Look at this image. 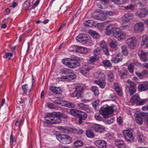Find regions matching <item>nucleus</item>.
<instances>
[{
  "label": "nucleus",
  "instance_id": "nucleus-1",
  "mask_svg": "<svg viewBox=\"0 0 148 148\" xmlns=\"http://www.w3.org/2000/svg\"><path fill=\"white\" fill-rule=\"evenodd\" d=\"M63 116L62 113L57 112L49 113L45 117V120L47 123L53 124H58L61 121L60 119Z\"/></svg>",
  "mask_w": 148,
  "mask_h": 148
},
{
  "label": "nucleus",
  "instance_id": "nucleus-2",
  "mask_svg": "<svg viewBox=\"0 0 148 148\" xmlns=\"http://www.w3.org/2000/svg\"><path fill=\"white\" fill-rule=\"evenodd\" d=\"M75 59L66 58L63 59L62 62L63 64L68 67L71 69L77 68L80 65V63L76 59L75 57Z\"/></svg>",
  "mask_w": 148,
  "mask_h": 148
},
{
  "label": "nucleus",
  "instance_id": "nucleus-3",
  "mask_svg": "<svg viewBox=\"0 0 148 148\" xmlns=\"http://www.w3.org/2000/svg\"><path fill=\"white\" fill-rule=\"evenodd\" d=\"M60 73L64 74L67 75H63L61 77V79L66 81H71L72 80L75 79L76 77V75L74 73L73 71L69 69H62L61 70Z\"/></svg>",
  "mask_w": 148,
  "mask_h": 148
},
{
  "label": "nucleus",
  "instance_id": "nucleus-4",
  "mask_svg": "<svg viewBox=\"0 0 148 148\" xmlns=\"http://www.w3.org/2000/svg\"><path fill=\"white\" fill-rule=\"evenodd\" d=\"M107 106H104L102 107L99 110L100 114L105 118H108V115L112 114L114 111L112 107Z\"/></svg>",
  "mask_w": 148,
  "mask_h": 148
},
{
  "label": "nucleus",
  "instance_id": "nucleus-5",
  "mask_svg": "<svg viewBox=\"0 0 148 148\" xmlns=\"http://www.w3.org/2000/svg\"><path fill=\"white\" fill-rule=\"evenodd\" d=\"M57 139L60 142L64 144H67L72 142L71 137L66 134H59L56 136Z\"/></svg>",
  "mask_w": 148,
  "mask_h": 148
},
{
  "label": "nucleus",
  "instance_id": "nucleus-6",
  "mask_svg": "<svg viewBox=\"0 0 148 148\" xmlns=\"http://www.w3.org/2000/svg\"><path fill=\"white\" fill-rule=\"evenodd\" d=\"M113 35L115 38L119 40H121L124 39L125 37L126 36V34L124 33L119 28H116L113 29Z\"/></svg>",
  "mask_w": 148,
  "mask_h": 148
},
{
  "label": "nucleus",
  "instance_id": "nucleus-7",
  "mask_svg": "<svg viewBox=\"0 0 148 148\" xmlns=\"http://www.w3.org/2000/svg\"><path fill=\"white\" fill-rule=\"evenodd\" d=\"M84 92V88L82 86H76L75 92L71 95L72 97H76L78 98H82L83 97Z\"/></svg>",
  "mask_w": 148,
  "mask_h": 148
},
{
  "label": "nucleus",
  "instance_id": "nucleus-8",
  "mask_svg": "<svg viewBox=\"0 0 148 148\" xmlns=\"http://www.w3.org/2000/svg\"><path fill=\"white\" fill-rule=\"evenodd\" d=\"M77 41L79 42L86 41V42L90 43L92 42L89 36L86 34H80L78 35L76 38Z\"/></svg>",
  "mask_w": 148,
  "mask_h": 148
},
{
  "label": "nucleus",
  "instance_id": "nucleus-9",
  "mask_svg": "<svg viewBox=\"0 0 148 148\" xmlns=\"http://www.w3.org/2000/svg\"><path fill=\"white\" fill-rule=\"evenodd\" d=\"M137 39L136 37L133 36L127 39V44L129 48L131 49H134L136 46L137 43Z\"/></svg>",
  "mask_w": 148,
  "mask_h": 148
},
{
  "label": "nucleus",
  "instance_id": "nucleus-10",
  "mask_svg": "<svg viewBox=\"0 0 148 148\" xmlns=\"http://www.w3.org/2000/svg\"><path fill=\"white\" fill-rule=\"evenodd\" d=\"M123 134L126 140L129 142L134 141V138L131 132L129 130H123Z\"/></svg>",
  "mask_w": 148,
  "mask_h": 148
},
{
  "label": "nucleus",
  "instance_id": "nucleus-11",
  "mask_svg": "<svg viewBox=\"0 0 148 148\" xmlns=\"http://www.w3.org/2000/svg\"><path fill=\"white\" fill-rule=\"evenodd\" d=\"M148 14V10L145 8L138 9L136 11L135 15L140 18L145 17Z\"/></svg>",
  "mask_w": 148,
  "mask_h": 148
},
{
  "label": "nucleus",
  "instance_id": "nucleus-12",
  "mask_svg": "<svg viewBox=\"0 0 148 148\" xmlns=\"http://www.w3.org/2000/svg\"><path fill=\"white\" fill-rule=\"evenodd\" d=\"M144 25L141 22H138L134 25V32L136 33L141 32L144 30Z\"/></svg>",
  "mask_w": 148,
  "mask_h": 148
},
{
  "label": "nucleus",
  "instance_id": "nucleus-13",
  "mask_svg": "<svg viewBox=\"0 0 148 148\" xmlns=\"http://www.w3.org/2000/svg\"><path fill=\"white\" fill-rule=\"evenodd\" d=\"M94 144L99 148H106L107 143L103 140H98L95 141Z\"/></svg>",
  "mask_w": 148,
  "mask_h": 148
},
{
  "label": "nucleus",
  "instance_id": "nucleus-14",
  "mask_svg": "<svg viewBox=\"0 0 148 148\" xmlns=\"http://www.w3.org/2000/svg\"><path fill=\"white\" fill-rule=\"evenodd\" d=\"M134 17L132 14L130 13H126L122 17L123 21V22L128 23L134 18Z\"/></svg>",
  "mask_w": 148,
  "mask_h": 148
},
{
  "label": "nucleus",
  "instance_id": "nucleus-15",
  "mask_svg": "<svg viewBox=\"0 0 148 148\" xmlns=\"http://www.w3.org/2000/svg\"><path fill=\"white\" fill-rule=\"evenodd\" d=\"M58 129L61 131L65 134H69L72 132H75V130L72 128L65 126H60L58 127Z\"/></svg>",
  "mask_w": 148,
  "mask_h": 148
},
{
  "label": "nucleus",
  "instance_id": "nucleus-16",
  "mask_svg": "<svg viewBox=\"0 0 148 148\" xmlns=\"http://www.w3.org/2000/svg\"><path fill=\"white\" fill-rule=\"evenodd\" d=\"M100 46L104 53L107 56L109 55V50L107 44L106 42L104 41H102L100 42Z\"/></svg>",
  "mask_w": 148,
  "mask_h": 148
},
{
  "label": "nucleus",
  "instance_id": "nucleus-17",
  "mask_svg": "<svg viewBox=\"0 0 148 148\" xmlns=\"http://www.w3.org/2000/svg\"><path fill=\"white\" fill-rule=\"evenodd\" d=\"M93 130L95 132L101 133L105 131V129L101 125L99 124H95L93 125L92 126Z\"/></svg>",
  "mask_w": 148,
  "mask_h": 148
},
{
  "label": "nucleus",
  "instance_id": "nucleus-18",
  "mask_svg": "<svg viewBox=\"0 0 148 148\" xmlns=\"http://www.w3.org/2000/svg\"><path fill=\"white\" fill-rule=\"evenodd\" d=\"M94 76L96 78L99 79L98 81H105L106 76L103 73L99 72H96L95 73Z\"/></svg>",
  "mask_w": 148,
  "mask_h": 148
},
{
  "label": "nucleus",
  "instance_id": "nucleus-19",
  "mask_svg": "<svg viewBox=\"0 0 148 148\" xmlns=\"http://www.w3.org/2000/svg\"><path fill=\"white\" fill-rule=\"evenodd\" d=\"M115 144L118 148H126V146L124 141L122 140L117 139L115 140Z\"/></svg>",
  "mask_w": 148,
  "mask_h": 148
},
{
  "label": "nucleus",
  "instance_id": "nucleus-20",
  "mask_svg": "<svg viewBox=\"0 0 148 148\" xmlns=\"http://www.w3.org/2000/svg\"><path fill=\"white\" fill-rule=\"evenodd\" d=\"M114 87L116 92L119 96H121L123 95L122 88L119 86V84L117 83H114Z\"/></svg>",
  "mask_w": 148,
  "mask_h": 148
},
{
  "label": "nucleus",
  "instance_id": "nucleus-21",
  "mask_svg": "<svg viewBox=\"0 0 148 148\" xmlns=\"http://www.w3.org/2000/svg\"><path fill=\"white\" fill-rule=\"evenodd\" d=\"M49 89L52 92L56 94H60L62 92L61 89L59 87L50 86Z\"/></svg>",
  "mask_w": 148,
  "mask_h": 148
},
{
  "label": "nucleus",
  "instance_id": "nucleus-22",
  "mask_svg": "<svg viewBox=\"0 0 148 148\" xmlns=\"http://www.w3.org/2000/svg\"><path fill=\"white\" fill-rule=\"evenodd\" d=\"M140 60L144 62H147L148 61L147 53L141 51L140 53L138 54Z\"/></svg>",
  "mask_w": 148,
  "mask_h": 148
},
{
  "label": "nucleus",
  "instance_id": "nucleus-23",
  "mask_svg": "<svg viewBox=\"0 0 148 148\" xmlns=\"http://www.w3.org/2000/svg\"><path fill=\"white\" fill-rule=\"evenodd\" d=\"M138 88L139 91H142L146 90L148 89V83H145L138 85Z\"/></svg>",
  "mask_w": 148,
  "mask_h": 148
},
{
  "label": "nucleus",
  "instance_id": "nucleus-24",
  "mask_svg": "<svg viewBox=\"0 0 148 148\" xmlns=\"http://www.w3.org/2000/svg\"><path fill=\"white\" fill-rule=\"evenodd\" d=\"M84 26L89 27H92L96 25V23H94L92 20H88L85 21L83 23Z\"/></svg>",
  "mask_w": 148,
  "mask_h": 148
},
{
  "label": "nucleus",
  "instance_id": "nucleus-25",
  "mask_svg": "<svg viewBox=\"0 0 148 148\" xmlns=\"http://www.w3.org/2000/svg\"><path fill=\"white\" fill-rule=\"evenodd\" d=\"M33 85V83L32 82L31 87H29L27 84H25L23 85L22 86V88L23 90V93L26 94L27 91H29V92L31 91V90L32 88V86Z\"/></svg>",
  "mask_w": 148,
  "mask_h": 148
},
{
  "label": "nucleus",
  "instance_id": "nucleus-26",
  "mask_svg": "<svg viewBox=\"0 0 148 148\" xmlns=\"http://www.w3.org/2000/svg\"><path fill=\"white\" fill-rule=\"evenodd\" d=\"M140 115V113L136 114L135 120L136 123L140 125L143 124V120L142 116Z\"/></svg>",
  "mask_w": 148,
  "mask_h": 148
},
{
  "label": "nucleus",
  "instance_id": "nucleus-27",
  "mask_svg": "<svg viewBox=\"0 0 148 148\" xmlns=\"http://www.w3.org/2000/svg\"><path fill=\"white\" fill-rule=\"evenodd\" d=\"M116 28V27H113L112 24L108 25L107 27L106 30V33L107 35H110L112 33H113V29Z\"/></svg>",
  "mask_w": 148,
  "mask_h": 148
},
{
  "label": "nucleus",
  "instance_id": "nucleus-28",
  "mask_svg": "<svg viewBox=\"0 0 148 148\" xmlns=\"http://www.w3.org/2000/svg\"><path fill=\"white\" fill-rule=\"evenodd\" d=\"M81 112V111L76 110L75 109H71L70 111V114L73 116L76 117H78L79 116V114Z\"/></svg>",
  "mask_w": 148,
  "mask_h": 148
},
{
  "label": "nucleus",
  "instance_id": "nucleus-29",
  "mask_svg": "<svg viewBox=\"0 0 148 148\" xmlns=\"http://www.w3.org/2000/svg\"><path fill=\"white\" fill-rule=\"evenodd\" d=\"M87 116V114L81 111L79 116V123L81 124L82 120H85Z\"/></svg>",
  "mask_w": 148,
  "mask_h": 148
},
{
  "label": "nucleus",
  "instance_id": "nucleus-30",
  "mask_svg": "<svg viewBox=\"0 0 148 148\" xmlns=\"http://www.w3.org/2000/svg\"><path fill=\"white\" fill-rule=\"evenodd\" d=\"M123 72L119 71V75L120 76L121 78L124 79L127 77V70L124 68H123Z\"/></svg>",
  "mask_w": 148,
  "mask_h": 148
},
{
  "label": "nucleus",
  "instance_id": "nucleus-31",
  "mask_svg": "<svg viewBox=\"0 0 148 148\" xmlns=\"http://www.w3.org/2000/svg\"><path fill=\"white\" fill-rule=\"evenodd\" d=\"M110 21H108L103 23H98L96 24L97 27L100 30H103L105 28V26L109 23Z\"/></svg>",
  "mask_w": 148,
  "mask_h": 148
},
{
  "label": "nucleus",
  "instance_id": "nucleus-32",
  "mask_svg": "<svg viewBox=\"0 0 148 148\" xmlns=\"http://www.w3.org/2000/svg\"><path fill=\"white\" fill-rule=\"evenodd\" d=\"M75 48L76 49L77 52L79 53H86L88 51L86 48L83 47H75Z\"/></svg>",
  "mask_w": 148,
  "mask_h": 148
},
{
  "label": "nucleus",
  "instance_id": "nucleus-33",
  "mask_svg": "<svg viewBox=\"0 0 148 148\" xmlns=\"http://www.w3.org/2000/svg\"><path fill=\"white\" fill-rule=\"evenodd\" d=\"M95 18L96 19L104 21L106 19V16L105 13H100L99 15L95 17Z\"/></svg>",
  "mask_w": 148,
  "mask_h": 148
},
{
  "label": "nucleus",
  "instance_id": "nucleus-34",
  "mask_svg": "<svg viewBox=\"0 0 148 148\" xmlns=\"http://www.w3.org/2000/svg\"><path fill=\"white\" fill-rule=\"evenodd\" d=\"M140 98L139 97V95L137 94L134 95L131 98L130 102L132 103H136L140 100Z\"/></svg>",
  "mask_w": 148,
  "mask_h": 148
},
{
  "label": "nucleus",
  "instance_id": "nucleus-35",
  "mask_svg": "<svg viewBox=\"0 0 148 148\" xmlns=\"http://www.w3.org/2000/svg\"><path fill=\"white\" fill-rule=\"evenodd\" d=\"M77 106L79 107L81 109L86 111L87 112V111L89 110L88 106L83 103H81L79 104H78Z\"/></svg>",
  "mask_w": 148,
  "mask_h": 148
},
{
  "label": "nucleus",
  "instance_id": "nucleus-36",
  "mask_svg": "<svg viewBox=\"0 0 148 148\" xmlns=\"http://www.w3.org/2000/svg\"><path fill=\"white\" fill-rule=\"evenodd\" d=\"M90 70L89 68L88 67L85 66L80 68V71L82 74L85 75L88 73L90 71Z\"/></svg>",
  "mask_w": 148,
  "mask_h": 148
},
{
  "label": "nucleus",
  "instance_id": "nucleus-37",
  "mask_svg": "<svg viewBox=\"0 0 148 148\" xmlns=\"http://www.w3.org/2000/svg\"><path fill=\"white\" fill-rule=\"evenodd\" d=\"M94 82L96 84H98L101 88H103L105 87L106 84L105 81H103L95 80Z\"/></svg>",
  "mask_w": 148,
  "mask_h": 148
},
{
  "label": "nucleus",
  "instance_id": "nucleus-38",
  "mask_svg": "<svg viewBox=\"0 0 148 148\" xmlns=\"http://www.w3.org/2000/svg\"><path fill=\"white\" fill-rule=\"evenodd\" d=\"M142 40L141 42V46H143L148 42V35H144L143 36Z\"/></svg>",
  "mask_w": 148,
  "mask_h": 148
},
{
  "label": "nucleus",
  "instance_id": "nucleus-39",
  "mask_svg": "<svg viewBox=\"0 0 148 148\" xmlns=\"http://www.w3.org/2000/svg\"><path fill=\"white\" fill-rule=\"evenodd\" d=\"M86 135L88 137L90 138H93L95 136L93 132L90 130H86Z\"/></svg>",
  "mask_w": 148,
  "mask_h": 148
},
{
  "label": "nucleus",
  "instance_id": "nucleus-40",
  "mask_svg": "<svg viewBox=\"0 0 148 148\" xmlns=\"http://www.w3.org/2000/svg\"><path fill=\"white\" fill-rule=\"evenodd\" d=\"M108 76L109 81L112 82L114 79V76L112 71H109L108 73Z\"/></svg>",
  "mask_w": 148,
  "mask_h": 148
},
{
  "label": "nucleus",
  "instance_id": "nucleus-41",
  "mask_svg": "<svg viewBox=\"0 0 148 148\" xmlns=\"http://www.w3.org/2000/svg\"><path fill=\"white\" fill-rule=\"evenodd\" d=\"M140 115L145 120V121L146 123H148V113L140 112Z\"/></svg>",
  "mask_w": 148,
  "mask_h": 148
},
{
  "label": "nucleus",
  "instance_id": "nucleus-42",
  "mask_svg": "<svg viewBox=\"0 0 148 148\" xmlns=\"http://www.w3.org/2000/svg\"><path fill=\"white\" fill-rule=\"evenodd\" d=\"M92 89L95 96H97L99 94V91L98 88L96 86H94L92 87Z\"/></svg>",
  "mask_w": 148,
  "mask_h": 148
},
{
  "label": "nucleus",
  "instance_id": "nucleus-43",
  "mask_svg": "<svg viewBox=\"0 0 148 148\" xmlns=\"http://www.w3.org/2000/svg\"><path fill=\"white\" fill-rule=\"evenodd\" d=\"M99 58V56H97L94 55L93 56H91L89 58V61L92 63L96 62L98 60Z\"/></svg>",
  "mask_w": 148,
  "mask_h": 148
},
{
  "label": "nucleus",
  "instance_id": "nucleus-44",
  "mask_svg": "<svg viewBox=\"0 0 148 148\" xmlns=\"http://www.w3.org/2000/svg\"><path fill=\"white\" fill-rule=\"evenodd\" d=\"M122 52L124 55L127 56L128 53L127 48V47L124 45L122 46L121 47Z\"/></svg>",
  "mask_w": 148,
  "mask_h": 148
},
{
  "label": "nucleus",
  "instance_id": "nucleus-45",
  "mask_svg": "<svg viewBox=\"0 0 148 148\" xmlns=\"http://www.w3.org/2000/svg\"><path fill=\"white\" fill-rule=\"evenodd\" d=\"M127 82L130 85V86H128L126 85V88L127 89L128 87L136 88V84L130 80L129 79L127 80Z\"/></svg>",
  "mask_w": 148,
  "mask_h": 148
},
{
  "label": "nucleus",
  "instance_id": "nucleus-46",
  "mask_svg": "<svg viewBox=\"0 0 148 148\" xmlns=\"http://www.w3.org/2000/svg\"><path fill=\"white\" fill-rule=\"evenodd\" d=\"M102 63L105 66L107 67H110L112 66L111 63L110 62V61L108 60L103 61Z\"/></svg>",
  "mask_w": 148,
  "mask_h": 148
},
{
  "label": "nucleus",
  "instance_id": "nucleus-47",
  "mask_svg": "<svg viewBox=\"0 0 148 148\" xmlns=\"http://www.w3.org/2000/svg\"><path fill=\"white\" fill-rule=\"evenodd\" d=\"M111 1L115 3L122 4L125 3L127 0H111Z\"/></svg>",
  "mask_w": 148,
  "mask_h": 148
},
{
  "label": "nucleus",
  "instance_id": "nucleus-48",
  "mask_svg": "<svg viewBox=\"0 0 148 148\" xmlns=\"http://www.w3.org/2000/svg\"><path fill=\"white\" fill-rule=\"evenodd\" d=\"M74 145L76 147H81L83 145V143L81 140H77L74 143Z\"/></svg>",
  "mask_w": 148,
  "mask_h": 148
},
{
  "label": "nucleus",
  "instance_id": "nucleus-49",
  "mask_svg": "<svg viewBox=\"0 0 148 148\" xmlns=\"http://www.w3.org/2000/svg\"><path fill=\"white\" fill-rule=\"evenodd\" d=\"M65 107L69 108H73L75 107V105L72 103L66 101Z\"/></svg>",
  "mask_w": 148,
  "mask_h": 148
},
{
  "label": "nucleus",
  "instance_id": "nucleus-50",
  "mask_svg": "<svg viewBox=\"0 0 148 148\" xmlns=\"http://www.w3.org/2000/svg\"><path fill=\"white\" fill-rule=\"evenodd\" d=\"M90 35L95 38H98L100 37L99 34L96 31H92L90 33Z\"/></svg>",
  "mask_w": 148,
  "mask_h": 148
},
{
  "label": "nucleus",
  "instance_id": "nucleus-51",
  "mask_svg": "<svg viewBox=\"0 0 148 148\" xmlns=\"http://www.w3.org/2000/svg\"><path fill=\"white\" fill-rule=\"evenodd\" d=\"M125 10H134L135 9L134 5L132 4H130L124 7Z\"/></svg>",
  "mask_w": 148,
  "mask_h": 148
},
{
  "label": "nucleus",
  "instance_id": "nucleus-52",
  "mask_svg": "<svg viewBox=\"0 0 148 148\" xmlns=\"http://www.w3.org/2000/svg\"><path fill=\"white\" fill-rule=\"evenodd\" d=\"M129 92L131 95H132L135 93L136 91V88L128 87Z\"/></svg>",
  "mask_w": 148,
  "mask_h": 148
},
{
  "label": "nucleus",
  "instance_id": "nucleus-53",
  "mask_svg": "<svg viewBox=\"0 0 148 148\" xmlns=\"http://www.w3.org/2000/svg\"><path fill=\"white\" fill-rule=\"evenodd\" d=\"M94 55L99 56L98 55L101 54V51L99 48H96L93 51Z\"/></svg>",
  "mask_w": 148,
  "mask_h": 148
},
{
  "label": "nucleus",
  "instance_id": "nucleus-54",
  "mask_svg": "<svg viewBox=\"0 0 148 148\" xmlns=\"http://www.w3.org/2000/svg\"><path fill=\"white\" fill-rule=\"evenodd\" d=\"M134 66L131 64H130L127 66L129 72L132 73L134 71Z\"/></svg>",
  "mask_w": 148,
  "mask_h": 148
},
{
  "label": "nucleus",
  "instance_id": "nucleus-55",
  "mask_svg": "<svg viewBox=\"0 0 148 148\" xmlns=\"http://www.w3.org/2000/svg\"><path fill=\"white\" fill-rule=\"evenodd\" d=\"M139 142L143 143L144 140V138L143 134H139L138 138Z\"/></svg>",
  "mask_w": 148,
  "mask_h": 148
},
{
  "label": "nucleus",
  "instance_id": "nucleus-56",
  "mask_svg": "<svg viewBox=\"0 0 148 148\" xmlns=\"http://www.w3.org/2000/svg\"><path fill=\"white\" fill-rule=\"evenodd\" d=\"M117 45V42L116 41H112L110 43V47L112 48H116Z\"/></svg>",
  "mask_w": 148,
  "mask_h": 148
},
{
  "label": "nucleus",
  "instance_id": "nucleus-57",
  "mask_svg": "<svg viewBox=\"0 0 148 148\" xmlns=\"http://www.w3.org/2000/svg\"><path fill=\"white\" fill-rule=\"evenodd\" d=\"M147 102V101L145 99H142L141 100H140L137 102L136 104L138 106L141 105H143L144 103H145Z\"/></svg>",
  "mask_w": 148,
  "mask_h": 148
},
{
  "label": "nucleus",
  "instance_id": "nucleus-58",
  "mask_svg": "<svg viewBox=\"0 0 148 148\" xmlns=\"http://www.w3.org/2000/svg\"><path fill=\"white\" fill-rule=\"evenodd\" d=\"M147 1L146 0H141L139 2V4L141 6H144L147 3Z\"/></svg>",
  "mask_w": 148,
  "mask_h": 148
},
{
  "label": "nucleus",
  "instance_id": "nucleus-59",
  "mask_svg": "<svg viewBox=\"0 0 148 148\" xmlns=\"http://www.w3.org/2000/svg\"><path fill=\"white\" fill-rule=\"evenodd\" d=\"M16 140L15 137L12 134H11L10 136V144H12L13 142H15Z\"/></svg>",
  "mask_w": 148,
  "mask_h": 148
},
{
  "label": "nucleus",
  "instance_id": "nucleus-60",
  "mask_svg": "<svg viewBox=\"0 0 148 148\" xmlns=\"http://www.w3.org/2000/svg\"><path fill=\"white\" fill-rule=\"evenodd\" d=\"M114 118H111L110 119H108L106 121V123L109 124H110L114 122Z\"/></svg>",
  "mask_w": 148,
  "mask_h": 148
},
{
  "label": "nucleus",
  "instance_id": "nucleus-61",
  "mask_svg": "<svg viewBox=\"0 0 148 148\" xmlns=\"http://www.w3.org/2000/svg\"><path fill=\"white\" fill-rule=\"evenodd\" d=\"M5 56L6 58H8L9 59H11L13 57V54L11 53H6Z\"/></svg>",
  "mask_w": 148,
  "mask_h": 148
},
{
  "label": "nucleus",
  "instance_id": "nucleus-62",
  "mask_svg": "<svg viewBox=\"0 0 148 148\" xmlns=\"http://www.w3.org/2000/svg\"><path fill=\"white\" fill-rule=\"evenodd\" d=\"M136 74L140 78L142 79L144 77V76L143 75L142 73H140L139 72H136Z\"/></svg>",
  "mask_w": 148,
  "mask_h": 148
},
{
  "label": "nucleus",
  "instance_id": "nucleus-63",
  "mask_svg": "<svg viewBox=\"0 0 148 148\" xmlns=\"http://www.w3.org/2000/svg\"><path fill=\"white\" fill-rule=\"evenodd\" d=\"M47 106L49 108L53 109L54 108V105L52 103H48L47 104Z\"/></svg>",
  "mask_w": 148,
  "mask_h": 148
},
{
  "label": "nucleus",
  "instance_id": "nucleus-64",
  "mask_svg": "<svg viewBox=\"0 0 148 148\" xmlns=\"http://www.w3.org/2000/svg\"><path fill=\"white\" fill-rule=\"evenodd\" d=\"M95 117L97 120H99L100 121L103 120V118L101 116L98 114H95Z\"/></svg>",
  "mask_w": 148,
  "mask_h": 148
}]
</instances>
